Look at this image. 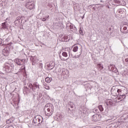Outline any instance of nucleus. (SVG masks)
I'll use <instances>...</instances> for the list:
<instances>
[{"label":"nucleus","mask_w":128,"mask_h":128,"mask_svg":"<svg viewBox=\"0 0 128 128\" xmlns=\"http://www.w3.org/2000/svg\"><path fill=\"white\" fill-rule=\"evenodd\" d=\"M71 56L73 58H78V57L76 56H73L72 54H71Z\"/></svg>","instance_id":"32"},{"label":"nucleus","mask_w":128,"mask_h":128,"mask_svg":"<svg viewBox=\"0 0 128 128\" xmlns=\"http://www.w3.org/2000/svg\"><path fill=\"white\" fill-rule=\"evenodd\" d=\"M98 68H99L101 72H102V70L104 69V66L102 65V64H98Z\"/></svg>","instance_id":"19"},{"label":"nucleus","mask_w":128,"mask_h":128,"mask_svg":"<svg viewBox=\"0 0 128 128\" xmlns=\"http://www.w3.org/2000/svg\"><path fill=\"white\" fill-rule=\"evenodd\" d=\"M2 54L5 56H8V50H6V48H4V50L2 51Z\"/></svg>","instance_id":"15"},{"label":"nucleus","mask_w":128,"mask_h":128,"mask_svg":"<svg viewBox=\"0 0 128 128\" xmlns=\"http://www.w3.org/2000/svg\"><path fill=\"white\" fill-rule=\"evenodd\" d=\"M98 108L100 110V112H103L104 111V108L102 107V106L100 105L98 106Z\"/></svg>","instance_id":"23"},{"label":"nucleus","mask_w":128,"mask_h":128,"mask_svg":"<svg viewBox=\"0 0 128 128\" xmlns=\"http://www.w3.org/2000/svg\"><path fill=\"white\" fill-rule=\"evenodd\" d=\"M62 56H64V58H63L62 56H60V60H68L69 58L68 56V53L66 52H64L62 53Z\"/></svg>","instance_id":"9"},{"label":"nucleus","mask_w":128,"mask_h":128,"mask_svg":"<svg viewBox=\"0 0 128 128\" xmlns=\"http://www.w3.org/2000/svg\"><path fill=\"white\" fill-rule=\"evenodd\" d=\"M116 90L118 94H120V92H122V90H120V89H118Z\"/></svg>","instance_id":"27"},{"label":"nucleus","mask_w":128,"mask_h":128,"mask_svg":"<svg viewBox=\"0 0 128 128\" xmlns=\"http://www.w3.org/2000/svg\"><path fill=\"white\" fill-rule=\"evenodd\" d=\"M12 68H14V65L10 62H6L3 66V70L5 72H8L10 70H12Z\"/></svg>","instance_id":"2"},{"label":"nucleus","mask_w":128,"mask_h":128,"mask_svg":"<svg viewBox=\"0 0 128 128\" xmlns=\"http://www.w3.org/2000/svg\"><path fill=\"white\" fill-rule=\"evenodd\" d=\"M98 112V110L97 109H94L93 110V112H94V114H96V112Z\"/></svg>","instance_id":"30"},{"label":"nucleus","mask_w":128,"mask_h":128,"mask_svg":"<svg viewBox=\"0 0 128 128\" xmlns=\"http://www.w3.org/2000/svg\"><path fill=\"white\" fill-rule=\"evenodd\" d=\"M125 62L128 64V58L125 59Z\"/></svg>","instance_id":"35"},{"label":"nucleus","mask_w":128,"mask_h":128,"mask_svg":"<svg viewBox=\"0 0 128 128\" xmlns=\"http://www.w3.org/2000/svg\"><path fill=\"white\" fill-rule=\"evenodd\" d=\"M69 107L71 109L74 108V103L70 102V104H69Z\"/></svg>","instance_id":"22"},{"label":"nucleus","mask_w":128,"mask_h":128,"mask_svg":"<svg viewBox=\"0 0 128 128\" xmlns=\"http://www.w3.org/2000/svg\"><path fill=\"white\" fill-rule=\"evenodd\" d=\"M44 88H46V90H50V86H44Z\"/></svg>","instance_id":"33"},{"label":"nucleus","mask_w":128,"mask_h":128,"mask_svg":"<svg viewBox=\"0 0 128 128\" xmlns=\"http://www.w3.org/2000/svg\"><path fill=\"white\" fill-rule=\"evenodd\" d=\"M14 62L18 66H24V59L16 58L14 60Z\"/></svg>","instance_id":"7"},{"label":"nucleus","mask_w":128,"mask_h":128,"mask_svg":"<svg viewBox=\"0 0 128 128\" xmlns=\"http://www.w3.org/2000/svg\"><path fill=\"white\" fill-rule=\"evenodd\" d=\"M115 4H118L119 6H120V0H114Z\"/></svg>","instance_id":"24"},{"label":"nucleus","mask_w":128,"mask_h":128,"mask_svg":"<svg viewBox=\"0 0 128 128\" xmlns=\"http://www.w3.org/2000/svg\"><path fill=\"white\" fill-rule=\"evenodd\" d=\"M112 119H108L106 122V126H105L106 128H116L114 126H116L114 124L112 123ZM109 122H111L110 124H109Z\"/></svg>","instance_id":"6"},{"label":"nucleus","mask_w":128,"mask_h":128,"mask_svg":"<svg viewBox=\"0 0 128 128\" xmlns=\"http://www.w3.org/2000/svg\"><path fill=\"white\" fill-rule=\"evenodd\" d=\"M78 50V46H75L74 47L72 50L74 52H76Z\"/></svg>","instance_id":"20"},{"label":"nucleus","mask_w":128,"mask_h":128,"mask_svg":"<svg viewBox=\"0 0 128 128\" xmlns=\"http://www.w3.org/2000/svg\"><path fill=\"white\" fill-rule=\"evenodd\" d=\"M108 70L110 72H116V68L114 65H110L108 66Z\"/></svg>","instance_id":"12"},{"label":"nucleus","mask_w":128,"mask_h":128,"mask_svg":"<svg viewBox=\"0 0 128 128\" xmlns=\"http://www.w3.org/2000/svg\"><path fill=\"white\" fill-rule=\"evenodd\" d=\"M48 106H50V104H46L45 106V110H47L45 112V114L47 116H50L54 114V106H50L48 107Z\"/></svg>","instance_id":"1"},{"label":"nucleus","mask_w":128,"mask_h":128,"mask_svg":"<svg viewBox=\"0 0 128 128\" xmlns=\"http://www.w3.org/2000/svg\"><path fill=\"white\" fill-rule=\"evenodd\" d=\"M120 96H121L122 98H124V100L126 98V95L125 94H123V95H120Z\"/></svg>","instance_id":"28"},{"label":"nucleus","mask_w":128,"mask_h":128,"mask_svg":"<svg viewBox=\"0 0 128 128\" xmlns=\"http://www.w3.org/2000/svg\"><path fill=\"white\" fill-rule=\"evenodd\" d=\"M41 20L42 22H46V18L44 17V18H42Z\"/></svg>","instance_id":"31"},{"label":"nucleus","mask_w":128,"mask_h":128,"mask_svg":"<svg viewBox=\"0 0 128 128\" xmlns=\"http://www.w3.org/2000/svg\"><path fill=\"white\" fill-rule=\"evenodd\" d=\"M121 32L122 34H128V25L124 26L123 28V30L122 31L121 30Z\"/></svg>","instance_id":"14"},{"label":"nucleus","mask_w":128,"mask_h":128,"mask_svg":"<svg viewBox=\"0 0 128 128\" xmlns=\"http://www.w3.org/2000/svg\"><path fill=\"white\" fill-rule=\"evenodd\" d=\"M100 120V115L95 114L92 116V120L93 122H98Z\"/></svg>","instance_id":"10"},{"label":"nucleus","mask_w":128,"mask_h":128,"mask_svg":"<svg viewBox=\"0 0 128 128\" xmlns=\"http://www.w3.org/2000/svg\"><path fill=\"white\" fill-rule=\"evenodd\" d=\"M93 10H96V7H93Z\"/></svg>","instance_id":"40"},{"label":"nucleus","mask_w":128,"mask_h":128,"mask_svg":"<svg viewBox=\"0 0 128 128\" xmlns=\"http://www.w3.org/2000/svg\"><path fill=\"white\" fill-rule=\"evenodd\" d=\"M59 74L61 76L62 78H66L70 76L68 71L66 69L60 70V74Z\"/></svg>","instance_id":"3"},{"label":"nucleus","mask_w":128,"mask_h":128,"mask_svg":"<svg viewBox=\"0 0 128 128\" xmlns=\"http://www.w3.org/2000/svg\"><path fill=\"white\" fill-rule=\"evenodd\" d=\"M34 4L32 2H28L26 4V8L28 10H32Z\"/></svg>","instance_id":"11"},{"label":"nucleus","mask_w":128,"mask_h":128,"mask_svg":"<svg viewBox=\"0 0 128 128\" xmlns=\"http://www.w3.org/2000/svg\"><path fill=\"white\" fill-rule=\"evenodd\" d=\"M44 120L42 119L40 120V118L38 116L34 118L32 120V122H34V124H38V126H44V124H42Z\"/></svg>","instance_id":"4"},{"label":"nucleus","mask_w":128,"mask_h":128,"mask_svg":"<svg viewBox=\"0 0 128 128\" xmlns=\"http://www.w3.org/2000/svg\"><path fill=\"white\" fill-rule=\"evenodd\" d=\"M14 118L13 116L6 120V128H14V126L12 125V122H14Z\"/></svg>","instance_id":"5"},{"label":"nucleus","mask_w":128,"mask_h":128,"mask_svg":"<svg viewBox=\"0 0 128 128\" xmlns=\"http://www.w3.org/2000/svg\"><path fill=\"white\" fill-rule=\"evenodd\" d=\"M125 116H126V118H128V114H125Z\"/></svg>","instance_id":"37"},{"label":"nucleus","mask_w":128,"mask_h":128,"mask_svg":"<svg viewBox=\"0 0 128 128\" xmlns=\"http://www.w3.org/2000/svg\"><path fill=\"white\" fill-rule=\"evenodd\" d=\"M100 4H96V6H100Z\"/></svg>","instance_id":"39"},{"label":"nucleus","mask_w":128,"mask_h":128,"mask_svg":"<svg viewBox=\"0 0 128 128\" xmlns=\"http://www.w3.org/2000/svg\"><path fill=\"white\" fill-rule=\"evenodd\" d=\"M23 66H22L21 67V70H26V66H24V64L23 65Z\"/></svg>","instance_id":"29"},{"label":"nucleus","mask_w":128,"mask_h":128,"mask_svg":"<svg viewBox=\"0 0 128 128\" xmlns=\"http://www.w3.org/2000/svg\"><path fill=\"white\" fill-rule=\"evenodd\" d=\"M52 80V78L47 77L45 79V82L48 84H50Z\"/></svg>","instance_id":"17"},{"label":"nucleus","mask_w":128,"mask_h":128,"mask_svg":"<svg viewBox=\"0 0 128 128\" xmlns=\"http://www.w3.org/2000/svg\"><path fill=\"white\" fill-rule=\"evenodd\" d=\"M124 120H126V118H124Z\"/></svg>","instance_id":"42"},{"label":"nucleus","mask_w":128,"mask_h":128,"mask_svg":"<svg viewBox=\"0 0 128 128\" xmlns=\"http://www.w3.org/2000/svg\"><path fill=\"white\" fill-rule=\"evenodd\" d=\"M79 32L82 36H84V32L82 31V28H80Z\"/></svg>","instance_id":"25"},{"label":"nucleus","mask_w":128,"mask_h":128,"mask_svg":"<svg viewBox=\"0 0 128 128\" xmlns=\"http://www.w3.org/2000/svg\"><path fill=\"white\" fill-rule=\"evenodd\" d=\"M100 2H102V0Z\"/></svg>","instance_id":"41"},{"label":"nucleus","mask_w":128,"mask_h":128,"mask_svg":"<svg viewBox=\"0 0 128 128\" xmlns=\"http://www.w3.org/2000/svg\"><path fill=\"white\" fill-rule=\"evenodd\" d=\"M20 20H22V18L20 16L17 17L14 21L15 25L18 26L20 24Z\"/></svg>","instance_id":"13"},{"label":"nucleus","mask_w":128,"mask_h":128,"mask_svg":"<svg viewBox=\"0 0 128 128\" xmlns=\"http://www.w3.org/2000/svg\"><path fill=\"white\" fill-rule=\"evenodd\" d=\"M126 2H125L124 0H122V2H120V6H126Z\"/></svg>","instance_id":"21"},{"label":"nucleus","mask_w":128,"mask_h":128,"mask_svg":"<svg viewBox=\"0 0 128 128\" xmlns=\"http://www.w3.org/2000/svg\"><path fill=\"white\" fill-rule=\"evenodd\" d=\"M2 28L4 30H8V26L6 25V22H4L2 24Z\"/></svg>","instance_id":"18"},{"label":"nucleus","mask_w":128,"mask_h":128,"mask_svg":"<svg viewBox=\"0 0 128 128\" xmlns=\"http://www.w3.org/2000/svg\"><path fill=\"white\" fill-rule=\"evenodd\" d=\"M66 28H70V30H71V31L72 32L74 26H72L70 24H66Z\"/></svg>","instance_id":"16"},{"label":"nucleus","mask_w":128,"mask_h":128,"mask_svg":"<svg viewBox=\"0 0 128 128\" xmlns=\"http://www.w3.org/2000/svg\"><path fill=\"white\" fill-rule=\"evenodd\" d=\"M45 18H46H46H50V16L48 15L46 16Z\"/></svg>","instance_id":"36"},{"label":"nucleus","mask_w":128,"mask_h":128,"mask_svg":"<svg viewBox=\"0 0 128 128\" xmlns=\"http://www.w3.org/2000/svg\"><path fill=\"white\" fill-rule=\"evenodd\" d=\"M92 76H96V70H92L91 72Z\"/></svg>","instance_id":"26"},{"label":"nucleus","mask_w":128,"mask_h":128,"mask_svg":"<svg viewBox=\"0 0 128 128\" xmlns=\"http://www.w3.org/2000/svg\"><path fill=\"white\" fill-rule=\"evenodd\" d=\"M29 86H31L30 88H32L34 92L36 88L40 90V84L38 82H34L33 85L30 84Z\"/></svg>","instance_id":"8"},{"label":"nucleus","mask_w":128,"mask_h":128,"mask_svg":"<svg viewBox=\"0 0 128 128\" xmlns=\"http://www.w3.org/2000/svg\"><path fill=\"white\" fill-rule=\"evenodd\" d=\"M121 98H122V97H119V98H118V100H120Z\"/></svg>","instance_id":"38"},{"label":"nucleus","mask_w":128,"mask_h":128,"mask_svg":"<svg viewBox=\"0 0 128 128\" xmlns=\"http://www.w3.org/2000/svg\"><path fill=\"white\" fill-rule=\"evenodd\" d=\"M80 54H82V52H80V54H79V55H77L76 57L77 58H79L80 56Z\"/></svg>","instance_id":"34"}]
</instances>
